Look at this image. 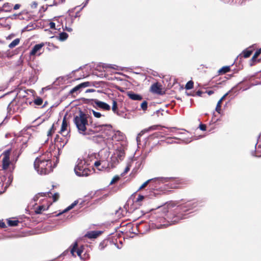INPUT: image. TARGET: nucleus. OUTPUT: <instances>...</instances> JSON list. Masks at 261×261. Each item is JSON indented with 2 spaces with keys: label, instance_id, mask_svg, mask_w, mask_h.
<instances>
[{
  "label": "nucleus",
  "instance_id": "5701e85b",
  "mask_svg": "<svg viewBox=\"0 0 261 261\" xmlns=\"http://www.w3.org/2000/svg\"><path fill=\"white\" fill-rule=\"evenodd\" d=\"M230 66H224L219 70L218 72L220 74H224V73H226L229 72L230 71Z\"/></svg>",
  "mask_w": 261,
  "mask_h": 261
},
{
  "label": "nucleus",
  "instance_id": "2f4dec72",
  "mask_svg": "<svg viewBox=\"0 0 261 261\" xmlns=\"http://www.w3.org/2000/svg\"><path fill=\"white\" fill-rule=\"evenodd\" d=\"M115 114L122 118H125L126 114L122 111L118 110Z\"/></svg>",
  "mask_w": 261,
  "mask_h": 261
},
{
  "label": "nucleus",
  "instance_id": "0e129e2a",
  "mask_svg": "<svg viewBox=\"0 0 261 261\" xmlns=\"http://www.w3.org/2000/svg\"><path fill=\"white\" fill-rule=\"evenodd\" d=\"M87 255H88V256H89V255H88V254H87L86 253H84L83 255H82V256H83V257H87Z\"/></svg>",
  "mask_w": 261,
  "mask_h": 261
},
{
  "label": "nucleus",
  "instance_id": "cd10ccee",
  "mask_svg": "<svg viewBox=\"0 0 261 261\" xmlns=\"http://www.w3.org/2000/svg\"><path fill=\"white\" fill-rule=\"evenodd\" d=\"M19 223L18 220H9L8 221V224L10 226H15L18 225V223Z\"/></svg>",
  "mask_w": 261,
  "mask_h": 261
},
{
  "label": "nucleus",
  "instance_id": "2eb2a0df",
  "mask_svg": "<svg viewBox=\"0 0 261 261\" xmlns=\"http://www.w3.org/2000/svg\"><path fill=\"white\" fill-rule=\"evenodd\" d=\"M67 125H68V124H67V121L66 120L65 118L64 117L62 121L61 128V130L60 132V134L62 136H68L69 132L67 130Z\"/></svg>",
  "mask_w": 261,
  "mask_h": 261
},
{
  "label": "nucleus",
  "instance_id": "c756f323",
  "mask_svg": "<svg viewBox=\"0 0 261 261\" xmlns=\"http://www.w3.org/2000/svg\"><path fill=\"white\" fill-rule=\"evenodd\" d=\"M43 103V100L40 97H37L34 100V103L37 106H41Z\"/></svg>",
  "mask_w": 261,
  "mask_h": 261
},
{
  "label": "nucleus",
  "instance_id": "f3484780",
  "mask_svg": "<svg viewBox=\"0 0 261 261\" xmlns=\"http://www.w3.org/2000/svg\"><path fill=\"white\" fill-rule=\"evenodd\" d=\"M152 180H158V181H162L163 180H166V179L165 178H151V179H149L148 180H147V181H146L145 182H144L141 186V187L139 188V190H140L143 188H144L145 187H146L147 186V185L149 183V182H151V181Z\"/></svg>",
  "mask_w": 261,
  "mask_h": 261
},
{
  "label": "nucleus",
  "instance_id": "f704fd0d",
  "mask_svg": "<svg viewBox=\"0 0 261 261\" xmlns=\"http://www.w3.org/2000/svg\"><path fill=\"white\" fill-rule=\"evenodd\" d=\"M259 152H261V148H260V145H258V146L257 150L256 151V154H254V153L252 152V155H254L257 157L261 156V154L259 153Z\"/></svg>",
  "mask_w": 261,
  "mask_h": 261
},
{
  "label": "nucleus",
  "instance_id": "603ef678",
  "mask_svg": "<svg viewBox=\"0 0 261 261\" xmlns=\"http://www.w3.org/2000/svg\"><path fill=\"white\" fill-rule=\"evenodd\" d=\"M117 67V66L115 65H109V67L111 68H113V69H116L117 68L116 67Z\"/></svg>",
  "mask_w": 261,
  "mask_h": 261
},
{
  "label": "nucleus",
  "instance_id": "4c0bfd02",
  "mask_svg": "<svg viewBox=\"0 0 261 261\" xmlns=\"http://www.w3.org/2000/svg\"><path fill=\"white\" fill-rule=\"evenodd\" d=\"M145 198V196L143 195H139L138 197H137L136 202H139L141 201H142Z\"/></svg>",
  "mask_w": 261,
  "mask_h": 261
},
{
  "label": "nucleus",
  "instance_id": "a19ab883",
  "mask_svg": "<svg viewBox=\"0 0 261 261\" xmlns=\"http://www.w3.org/2000/svg\"><path fill=\"white\" fill-rule=\"evenodd\" d=\"M129 170H130V166H129V165H127L126 167V168H125L124 172L121 173V175L122 176L124 175L126 173H127L128 172V171Z\"/></svg>",
  "mask_w": 261,
  "mask_h": 261
},
{
  "label": "nucleus",
  "instance_id": "a878e982",
  "mask_svg": "<svg viewBox=\"0 0 261 261\" xmlns=\"http://www.w3.org/2000/svg\"><path fill=\"white\" fill-rule=\"evenodd\" d=\"M45 210H46V207L45 206L40 205L36 208V209L35 210V213L37 214H40L42 213V211H44Z\"/></svg>",
  "mask_w": 261,
  "mask_h": 261
},
{
  "label": "nucleus",
  "instance_id": "39448f33",
  "mask_svg": "<svg viewBox=\"0 0 261 261\" xmlns=\"http://www.w3.org/2000/svg\"><path fill=\"white\" fill-rule=\"evenodd\" d=\"M89 128H87V135H93L98 133H101L105 134L107 129L111 128L110 124H98L96 123L91 122L89 125Z\"/></svg>",
  "mask_w": 261,
  "mask_h": 261
},
{
  "label": "nucleus",
  "instance_id": "0eeeda50",
  "mask_svg": "<svg viewBox=\"0 0 261 261\" xmlns=\"http://www.w3.org/2000/svg\"><path fill=\"white\" fill-rule=\"evenodd\" d=\"M125 152L123 149L120 148L116 150L111 157L112 166H114L119 163L120 161L123 160Z\"/></svg>",
  "mask_w": 261,
  "mask_h": 261
},
{
  "label": "nucleus",
  "instance_id": "c85d7f7f",
  "mask_svg": "<svg viewBox=\"0 0 261 261\" xmlns=\"http://www.w3.org/2000/svg\"><path fill=\"white\" fill-rule=\"evenodd\" d=\"M112 110L114 113H115L118 110L117 108V103L114 100H113Z\"/></svg>",
  "mask_w": 261,
  "mask_h": 261
},
{
  "label": "nucleus",
  "instance_id": "8fccbe9b",
  "mask_svg": "<svg viewBox=\"0 0 261 261\" xmlns=\"http://www.w3.org/2000/svg\"><path fill=\"white\" fill-rule=\"evenodd\" d=\"M6 227V224L3 221L0 220V227L5 228Z\"/></svg>",
  "mask_w": 261,
  "mask_h": 261
},
{
  "label": "nucleus",
  "instance_id": "5fc2aeb1",
  "mask_svg": "<svg viewBox=\"0 0 261 261\" xmlns=\"http://www.w3.org/2000/svg\"><path fill=\"white\" fill-rule=\"evenodd\" d=\"M196 94L198 96H201L202 95V92L201 91H198L197 92H196Z\"/></svg>",
  "mask_w": 261,
  "mask_h": 261
},
{
  "label": "nucleus",
  "instance_id": "1a4fd4ad",
  "mask_svg": "<svg viewBox=\"0 0 261 261\" xmlns=\"http://www.w3.org/2000/svg\"><path fill=\"white\" fill-rule=\"evenodd\" d=\"M55 144L58 148H63L67 143V136H62V137H60L57 135L55 139Z\"/></svg>",
  "mask_w": 261,
  "mask_h": 261
},
{
  "label": "nucleus",
  "instance_id": "412c9836",
  "mask_svg": "<svg viewBox=\"0 0 261 261\" xmlns=\"http://www.w3.org/2000/svg\"><path fill=\"white\" fill-rule=\"evenodd\" d=\"M98 236V232L95 231H92L89 232H88L85 234V237H88V238L92 239L96 238Z\"/></svg>",
  "mask_w": 261,
  "mask_h": 261
},
{
  "label": "nucleus",
  "instance_id": "338daca9",
  "mask_svg": "<svg viewBox=\"0 0 261 261\" xmlns=\"http://www.w3.org/2000/svg\"><path fill=\"white\" fill-rule=\"evenodd\" d=\"M37 4L36 3L34 4V6H35V7H37Z\"/></svg>",
  "mask_w": 261,
  "mask_h": 261
},
{
  "label": "nucleus",
  "instance_id": "ddd939ff",
  "mask_svg": "<svg viewBox=\"0 0 261 261\" xmlns=\"http://www.w3.org/2000/svg\"><path fill=\"white\" fill-rule=\"evenodd\" d=\"M108 165H109L107 164V162L102 160L95 161L94 163V166L97 168L98 170H102L105 169H106Z\"/></svg>",
  "mask_w": 261,
  "mask_h": 261
},
{
  "label": "nucleus",
  "instance_id": "de8ad7c7",
  "mask_svg": "<svg viewBox=\"0 0 261 261\" xmlns=\"http://www.w3.org/2000/svg\"><path fill=\"white\" fill-rule=\"evenodd\" d=\"M49 27L50 29H55V27H56L55 23H54L53 22H50L49 23Z\"/></svg>",
  "mask_w": 261,
  "mask_h": 261
},
{
  "label": "nucleus",
  "instance_id": "58836bf2",
  "mask_svg": "<svg viewBox=\"0 0 261 261\" xmlns=\"http://www.w3.org/2000/svg\"><path fill=\"white\" fill-rule=\"evenodd\" d=\"M92 113L96 118H100L101 116V114L99 112H96L94 110H92Z\"/></svg>",
  "mask_w": 261,
  "mask_h": 261
},
{
  "label": "nucleus",
  "instance_id": "6e6552de",
  "mask_svg": "<svg viewBox=\"0 0 261 261\" xmlns=\"http://www.w3.org/2000/svg\"><path fill=\"white\" fill-rule=\"evenodd\" d=\"M77 243L75 242L72 245V248L71 249L70 252L72 256L75 257V255L74 253L76 252L77 255L80 257L81 259L85 261L88 259L89 258L88 255H87V257H83L82 256V253L83 252V248L84 247L83 246H81L80 248H77Z\"/></svg>",
  "mask_w": 261,
  "mask_h": 261
},
{
  "label": "nucleus",
  "instance_id": "3c124183",
  "mask_svg": "<svg viewBox=\"0 0 261 261\" xmlns=\"http://www.w3.org/2000/svg\"><path fill=\"white\" fill-rule=\"evenodd\" d=\"M20 7V5H19V4H16V5H15V6H14V10H17V9H18Z\"/></svg>",
  "mask_w": 261,
  "mask_h": 261
},
{
  "label": "nucleus",
  "instance_id": "4468645a",
  "mask_svg": "<svg viewBox=\"0 0 261 261\" xmlns=\"http://www.w3.org/2000/svg\"><path fill=\"white\" fill-rule=\"evenodd\" d=\"M165 178V179H166V180H163L162 181H159L158 180L155 181V180H152L151 181V184L152 185V187L154 188L157 189L158 185H160V184H161L167 182L173 178L172 177H155L154 178Z\"/></svg>",
  "mask_w": 261,
  "mask_h": 261
},
{
  "label": "nucleus",
  "instance_id": "9d476101",
  "mask_svg": "<svg viewBox=\"0 0 261 261\" xmlns=\"http://www.w3.org/2000/svg\"><path fill=\"white\" fill-rule=\"evenodd\" d=\"M94 106L96 108H99L103 110L109 111L111 107L107 103L95 99L94 101Z\"/></svg>",
  "mask_w": 261,
  "mask_h": 261
},
{
  "label": "nucleus",
  "instance_id": "4d7b16f0",
  "mask_svg": "<svg viewBox=\"0 0 261 261\" xmlns=\"http://www.w3.org/2000/svg\"><path fill=\"white\" fill-rule=\"evenodd\" d=\"M209 95H212V94H213L214 92L213 91H212V90H210V91H208L206 92Z\"/></svg>",
  "mask_w": 261,
  "mask_h": 261
},
{
  "label": "nucleus",
  "instance_id": "f8f14e48",
  "mask_svg": "<svg viewBox=\"0 0 261 261\" xmlns=\"http://www.w3.org/2000/svg\"><path fill=\"white\" fill-rule=\"evenodd\" d=\"M90 85V83L89 82L82 83L72 88L70 91V93L73 94L76 92H79L82 88L89 87Z\"/></svg>",
  "mask_w": 261,
  "mask_h": 261
},
{
  "label": "nucleus",
  "instance_id": "680f3d73",
  "mask_svg": "<svg viewBox=\"0 0 261 261\" xmlns=\"http://www.w3.org/2000/svg\"><path fill=\"white\" fill-rule=\"evenodd\" d=\"M11 107V103L8 105V108H7V109H8L9 111H10V109H11V107Z\"/></svg>",
  "mask_w": 261,
  "mask_h": 261
},
{
  "label": "nucleus",
  "instance_id": "6e6d98bb",
  "mask_svg": "<svg viewBox=\"0 0 261 261\" xmlns=\"http://www.w3.org/2000/svg\"><path fill=\"white\" fill-rule=\"evenodd\" d=\"M228 93H226L224 95H223L222 98L219 100H221V102L223 101V100L225 98V97L228 95Z\"/></svg>",
  "mask_w": 261,
  "mask_h": 261
},
{
  "label": "nucleus",
  "instance_id": "20e7f679",
  "mask_svg": "<svg viewBox=\"0 0 261 261\" xmlns=\"http://www.w3.org/2000/svg\"><path fill=\"white\" fill-rule=\"evenodd\" d=\"M86 161L83 159H78L74 167V172L79 176H87L90 174V170L87 167Z\"/></svg>",
  "mask_w": 261,
  "mask_h": 261
},
{
  "label": "nucleus",
  "instance_id": "7ed1b4c3",
  "mask_svg": "<svg viewBox=\"0 0 261 261\" xmlns=\"http://www.w3.org/2000/svg\"><path fill=\"white\" fill-rule=\"evenodd\" d=\"M89 117L88 114L85 113L82 111H80L78 115L74 117V123L76 125L78 132L81 134L86 135V126L88 125V119Z\"/></svg>",
  "mask_w": 261,
  "mask_h": 261
},
{
  "label": "nucleus",
  "instance_id": "e433bc0d",
  "mask_svg": "<svg viewBox=\"0 0 261 261\" xmlns=\"http://www.w3.org/2000/svg\"><path fill=\"white\" fill-rule=\"evenodd\" d=\"M141 108L143 110L145 111L147 108V102L146 101H144L141 105Z\"/></svg>",
  "mask_w": 261,
  "mask_h": 261
},
{
  "label": "nucleus",
  "instance_id": "a211bd4d",
  "mask_svg": "<svg viewBox=\"0 0 261 261\" xmlns=\"http://www.w3.org/2000/svg\"><path fill=\"white\" fill-rule=\"evenodd\" d=\"M12 10V5L10 3H5L3 8H1L0 11L10 12Z\"/></svg>",
  "mask_w": 261,
  "mask_h": 261
},
{
  "label": "nucleus",
  "instance_id": "dca6fc26",
  "mask_svg": "<svg viewBox=\"0 0 261 261\" xmlns=\"http://www.w3.org/2000/svg\"><path fill=\"white\" fill-rule=\"evenodd\" d=\"M127 95L130 99L134 100H141L142 99V97L140 95L133 92L128 93Z\"/></svg>",
  "mask_w": 261,
  "mask_h": 261
},
{
  "label": "nucleus",
  "instance_id": "6ab92c4d",
  "mask_svg": "<svg viewBox=\"0 0 261 261\" xmlns=\"http://www.w3.org/2000/svg\"><path fill=\"white\" fill-rule=\"evenodd\" d=\"M151 90L153 93H160L161 89L160 86L157 83H155L151 85Z\"/></svg>",
  "mask_w": 261,
  "mask_h": 261
},
{
  "label": "nucleus",
  "instance_id": "ea45409f",
  "mask_svg": "<svg viewBox=\"0 0 261 261\" xmlns=\"http://www.w3.org/2000/svg\"><path fill=\"white\" fill-rule=\"evenodd\" d=\"M65 0H54L52 5H59L64 2Z\"/></svg>",
  "mask_w": 261,
  "mask_h": 261
},
{
  "label": "nucleus",
  "instance_id": "a18cd8bd",
  "mask_svg": "<svg viewBox=\"0 0 261 261\" xmlns=\"http://www.w3.org/2000/svg\"><path fill=\"white\" fill-rule=\"evenodd\" d=\"M59 197V195L58 193H55L54 195H53V199H54V201H56L57 200V199H58Z\"/></svg>",
  "mask_w": 261,
  "mask_h": 261
},
{
  "label": "nucleus",
  "instance_id": "9b49d317",
  "mask_svg": "<svg viewBox=\"0 0 261 261\" xmlns=\"http://www.w3.org/2000/svg\"><path fill=\"white\" fill-rule=\"evenodd\" d=\"M43 45V44H36L32 49L30 53V56H40L42 53V49Z\"/></svg>",
  "mask_w": 261,
  "mask_h": 261
},
{
  "label": "nucleus",
  "instance_id": "c03bdc74",
  "mask_svg": "<svg viewBox=\"0 0 261 261\" xmlns=\"http://www.w3.org/2000/svg\"><path fill=\"white\" fill-rule=\"evenodd\" d=\"M54 130H54V125H53L51 127V128L50 129V130L48 132V135H47L48 136H49L51 135V134L54 132Z\"/></svg>",
  "mask_w": 261,
  "mask_h": 261
},
{
  "label": "nucleus",
  "instance_id": "e2e57ef3",
  "mask_svg": "<svg viewBox=\"0 0 261 261\" xmlns=\"http://www.w3.org/2000/svg\"><path fill=\"white\" fill-rule=\"evenodd\" d=\"M66 30L68 32H70L72 31V29L70 28H66Z\"/></svg>",
  "mask_w": 261,
  "mask_h": 261
},
{
  "label": "nucleus",
  "instance_id": "bb28decb",
  "mask_svg": "<svg viewBox=\"0 0 261 261\" xmlns=\"http://www.w3.org/2000/svg\"><path fill=\"white\" fill-rule=\"evenodd\" d=\"M68 34L66 33L62 32L60 34L59 39L61 41H64L68 38Z\"/></svg>",
  "mask_w": 261,
  "mask_h": 261
},
{
  "label": "nucleus",
  "instance_id": "13d9d810",
  "mask_svg": "<svg viewBox=\"0 0 261 261\" xmlns=\"http://www.w3.org/2000/svg\"><path fill=\"white\" fill-rule=\"evenodd\" d=\"M89 0H86L85 3L84 4L83 8L85 7L88 3Z\"/></svg>",
  "mask_w": 261,
  "mask_h": 261
},
{
  "label": "nucleus",
  "instance_id": "774afa93",
  "mask_svg": "<svg viewBox=\"0 0 261 261\" xmlns=\"http://www.w3.org/2000/svg\"><path fill=\"white\" fill-rule=\"evenodd\" d=\"M37 4L36 3L34 4V6H35V7H37Z\"/></svg>",
  "mask_w": 261,
  "mask_h": 261
},
{
  "label": "nucleus",
  "instance_id": "aec40b11",
  "mask_svg": "<svg viewBox=\"0 0 261 261\" xmlns=\"http://www.w3.org/2000/svg\"><path fill=\"white\" fill-rule=\"evenodd\" d=\"M10 159L7 157H3V169L6 170L8 169L10 165Z\"/></svg>",
  "mask_w": 261,
  "mask_h": 261
},
{
  "label": "nucleus",
  "instance_id": "09e8293b",
  "mask_svg": "<svg viewBox=\"0 0 261 261\" xmlns=\"http://www.w3.org/2000/svg\"><path fill=\"white\" fill-rule=\"evenodd\" d=\"M199 128L201 130H206V125L204 124H201L199 125Z\"/></svg>",
  "mask_w": 261,
  "mask_h": 261
},
{
  "label": "nucleus",
  "instance_id": "423d86ee",
  "mask_svg": "<svg viewBox=\"0 0 261 261\" xmlns=\"http://www.w3.org/2000/svg\"><path fill=\"white\" fill-rule=\"evenodd\" d=\"M105 135L107 136L108 140L114 141H121L124 139L123 134L119 130H113L111 125L110 129H107Z\"/></svg>",
  "mask_w": 261,
  "mask_h": 261
},
{
  "label": "nucleus",
  "instance_id": "473e14b6",
  "mask_svg": "<svg viewBox=\"0 0 261 261\" xmlns=\"http://www.w3.org/2000/svg\"><path fill=\"white\" fill-rule=\"evenodd\" d=\"M221 103V101L219 100L216 107V111L219 113H220Z\"/></svg>",
  "mask_w": 261,
  "mask_h": 261
},
{
  "label": "nucleus",
  "instance_id": "4be33fe9",
  "mask_svg": "<svg viewBox=\"0 0 261 261\" xmlns=\"http://www.w3.org/2000/svg\"><path fill=\"white\" fill-rule=\"evenodd\" d=\"M254 45H253L250 46L249 48H248L243 51V56H244V58H248L250 57V56L252 54V50H251V49L250 50V49H249V48L253 47Z\"/></svg>",
  "mask_w": 261,
  "mask_h": 261
},
{
  "label": "nucleus",
  "instance_id": "72a5a7b5",
  "mask_svg": "<svg viewBox=\"0 0 261 261\" xmlns=\"http://www.w3.org/2000/svg\"><path fill=\"white\" fill-rule=\"evenodd\" d=\"M260 54H261V48L257 49L255 51V54H254V55L252 57V60H254L255 58H256Z\"/></svg>",
  "mask_w": 261,
  "mask_h": 261
},
{
  "label": "nucleus",
  "instance_id": "bf43d9fd",
  "mask_svg": "<svg viewBox=\"0 0 261 261\" xmlns=\"http://www.w3.org/2000/svg\"><path fill=\"white\" fill-rule=\"evenodd\" d=\"M12 179H13L12 176H9V177H8V180H9L10 182H12Z\"/></svg>",
  "mask_w": 261,
  "mask_h": 261
},
{
  "label": "nucleus",
  "instance_id": "37998d69",
  "mask_svg": "<svg viewBox=\"0 0 261 261\" xmlns=\"http://www.w3.org/2000/svg\"><path fill=\"white\" fill-rule=\"evenodd\" d=\"M10 153V150H9L5 151L3 153L4 157H7V158H9Z\"/></svg>",
  "mask_w": 261,
  "mask_h": 261
},
{
  "label": "nucleus",
  "instance_id": "b1692460",
  "mask_svg": "<svg viewBox=\"0 0 261 261\" xmlns=\"http://www.w3.org/2000/svg\"><path fill=\"white\" fill-rule=\"evenodd\" d=\"M20 42V39L19 38H16L14 39L11 43H10L9 45V47L10 48H13L17 46Z\"/></svg>",
  "mask_w": 261,
  "mask_h": 261
},
{
  "label": "nucleus",
  "instance_id": "79ce46f5",
  "mask_svg": "<svg viewBox=\"0 0 261 261\" xmlns=\"http://www.w3.org/2000/svg\"><path fill=\"white\" fill-rule=\"evenodd\" d=\"M54 0H47L46 5L49 7H52L54 6H57V5H52V3H54Z\"/></svg>",
  "mask_w": 261,
  "mask_h": 261
},
{
  "label": "nucleus",
  "instance_id": "69168bd1",
  "mask_svg": "<svg viewBox=\"0 0 261 261\" xmlns=\"http://www.w3.org/2000/svg\"><path fill=\"white\" fill-rule=\"evenodd\" d=\"M41 195H42L43 194L44 196L46 195V193H41Z\"/></svg>",
  "mask_w": 261,
  "mask_h": 261
},
{
  "label": "nucleus",
  "instance_id": "f03ea898",
  "mask_svg": "<svg viewBox=\"0 0 261 261\" xmlns=\"http://www.w3.org/2000/svg\"><path fill=\"white\" fill-rule=\"evenodd\" d=\"M51 158V154L48 152L46 154L42 155L36 159L34 165L35 169L38 174L45 175L53 171Z\"/></svg>",
  "mask_w": 261,
  "mask_h": 261
},
{
  "label": "nucleus",
  "instance_id": "c9c22d12",
  "mask_svg": "<svg viewBox=\"0 0 261 261\" xmlns=\"http://www.w3.org/2000/svg\"><path fill=\"white\" fill-rule=\"evenodd\" d=\"M120 179V177L118 175H116V176H115L112 179V180L110 182V185H112L114 183H115L116 182H117L119 179Z\"/></svg>",
  "mask_w": 261,
  "mask_h": 261
},
{
  "label": "nucleus",
  "instance_id": "864d4df0",
  "mask_svg": "<svg viewBox=\"0 0 261 261\" xmlns=\"http://www.w3.org/2000/svg\"><path fill=\"white\" fill-rule=\"evenodd\" d=\"M104 246L103 243H100L99 246V248L100 250H102L104 248Z\"/></svg>",
  "mask_w": 261,
  "mask_h": 261
},
{
  "label": "nucleus",
  "instance_id": "f257e3e1",
  "mask_svg": "<svg viewBox=\"0 0 261 261\" xmlns=\"http://www.w3.org/2000/svg\"><path fill=\"white\" fill-rule=\"evenodd\" d=\"M197 205V202L189 201L185 204L178 205L172 214L167 217V222L165 223V218L162 216L155 215L151 218L152 227L160 229L163 226H167L177 223L180 220L186 218V212L193 209Z\"/></svg>",
  "mask_w": 261,
  "mask_h": 261
},
{
  "label": "nucleus",
  "instance_id": "052dcab7",
  "mask_svg": "<svg viewBox=\"0 0 261 261\" xmlns=\"http://www.w3.org/2000/svg\"><path fill=\"white\" fill-rule=\"evenodd\" d=\"M50 89V88H49V87H44V88H42V90H48V89Z\"/></svg>",
  "mask_w": 261,
  "mask_h": 261
},
{
  "label": "nucleus",
  "instance_id": "7c9ffc66",
  "mask_svg": "<svg viewBox=\"0 0 261 261\" xmlns=\"http://www.w3.org/2000/svg\"><path fill=\"white\" fill-rule=\"evenodd\" d=\"M193 82L192 81H189L186 85L185 88L187 90L191 89L193 87Z\"/></svg>",
  "mask_w": 261,
  "mask_h": 261
},
{
  "label": "nucleus",
  "instance_id": "393cba45",
  "mask_svg": "<svg viewBox=\"0 0 261 261\" xmlns=\"http://www.w3.org/2000/svg\"><path fill=\"white\" fill-rule=\"evenodd\" d=\"M78 203V201L75 200L74 201L72 204H71L70 205H69L67 208H66L62 212V213H65L72 208H73Z\"/></svg>",
  "mask_w": 261,
  "mask_h": 261
},
{
  "label": "nucleus",
  "instance_id": "49530a36",
  "mask_svg": "<svg viewBox=\"0 0 261 261\" xmlns=\"http://www.w3.org/2000/svg\"><path fill=\"white\" fill-rule=\"evenodd\" d=\"M156 127H157V126H152L149 127L148 129L144 130V132L145 131V132H148V131H149L150 130L155 129Z\"/></svg>",
  "mask_w": 261,
  "mask_h": 261
}]
</instances>
